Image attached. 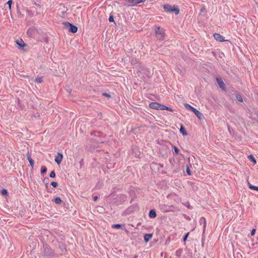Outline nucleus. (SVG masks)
<instances>
[{
	"label": "nucleus",
	"instance_id": "nucleus-1",
	"mask_svg": "<svg viewBox=\"0 0 258 258\" xmlns=\"http://www.w3.org/2000/svg\"><path fill=\"white\" fill-rule=\"evenodd\" d=\"M43 254L45 256L51 257L54 255L53 250L47 244H44L43 246Z\"/></svg>",
	"mask_w": 258,
	"mask_h": 258
},
{
	"label": "nucleus",
	"instance_id": "nucleus-2",
	"mask_svg": "<svg viewBox=\"0 0 258 258\" xmlns=\"http://www.w3.org/2000/svg\"><path fill=\"white\" fill-rule=\"evenodd\" d=\"M63 25L64 27L68 29L70 32L75 33L78 31V27L69 22H63Z\"/></svg>",
	"mask_w": 258,
	"mask_h": 258
},
{
	"label": "nucleus",
	"instance_id": "nucleus-3",
	"mask_svg": "<svg viewBox=\"0 0 258 258\" xmlns=\"http://www.w3.org/2000/svg\"><path fill=\"white\" fill-rule=\"evenodd\" d=\"M156 36L159 40H163L164 38V31L162 28L160 27L155 30Z\"/></svg>",
	"mask_w": 258,
	"mask_h": 258
},
{
	"label": "nucleus",
	"instance_id": "nucleus-4",
	"mask_svg": "<svg viewBox=\"0 0 258 258\" xmlns=\"http://www.w3.org/2000/svg\"><path fill=\"white\" fill-rule=\"evenodd\" d=\"M173 208L174 207L173 206H169L165 204H161L159 205L160 210L164 213H167L172 211Z\"/></svg>",
	"mask_w": 258,
	"mask_h": 258
},
{
	"label": "nucleus",
	"instance_id": "nucleus-5",
	"mask_svg": "<svg viewBox=\"0 0 258 258\" xmlns=\"http://www.w3.org/2000/svg\"><path fill=\"white\" fill-rule=\"evenodd\" d=\"M62 158V154L60 153H57L55 157L54 161L58 165H59L61 163Z\"/></svg>",
	"mask_w": 258,
	"mask_h": 258
},
{
	"label": "nucleus",
	"instance_id": "nucleus-6",
	"mask_svg": "<svg viewBox=\"0 0 258 258\" xmlns=\"http://www.w3.org/2000/svg\"><path fill=\"white\" fill-rule=\"evenodd\" d=\"M149 107L152 109L160 110L161 104L153 102L149 104Z\"/></svg>",
	"mask_w": 258,
	"mask_h": 258
},
{
	"label": "nucleus",
	"instance_id": "nucleus-7",
	"mask_svg": "<svg viewBox=\"0 0 258 258\" xmlns=\"http://www.w3.org/2000/svg\"><path fill=\"white\" fill-rule=\"evenodd\" d=\"M216 80L219 87L222 90H225L226 89V86L222 80L220 78H217Z\"/></svg>",
	"mask_w": 258,
	"mask_h": 258
},
{
	"label": "nucleus",
	"instance_id": "nucleus-8",
	"mask_svg": "<svg viewBox=\"0 0 258 258\" xmlns=\"http://www.w3.org/2000/svg\"><path fill=\"white\" fill-rule=\"evenodd\" d=\"M58 248L60 250V254H62L67 251V248L65 244L62 242H59L58 243Z\"/></svg>",
	"mask_w": 258,
	"mask_h": 258
},
{
	"label": "nucleus",
	"instance_id": "nucleus-9",
	"mask_svg": "<svg viewBox=\"0 0 258 258\" xmlns=\"http://www.w3.org/2000/svg\"><path fill=\"white\" fill-rule=\"evenodd\" d=\"M129 3H131L133 6L136 5L141 3H144L146 0H125Z\"/></svg>",
	"mask_w": 258,
	"mask_h": 258
},
{
	"label": "nucleus",
	"instance_id": "nucleus-10",
	"mask_svg": "<svg viewBox=\"0 0 258 258\" xmlns=\"http://www.w3.org/2000/svg\"><path fill=\"white\" fill-rule=\"evenodd\" d=\"M199 223L201 225L203 224V233H204L206 230L207 225L206 218L203 217H201L200 219Z\"/></svg>",
	"mask_w": 258,
	"mask_h": 258
},
{
	"label": "nucleus",
	"instance_id": "nucleus-11",
	"mask_svg": "<svg viewBox=\"0 0 258 258\" xmlns=\"http://www.w3.org/2000/svg\"><path fill=\"white\" fill-rule=\"evenodd\" d=\"M214 38L219 42H224L225 40L223 39V36L219 33H215L214 34Z\"/></svg>",
	"mask_w": 258,
	"mask_h": 258
},
{
	"label": "nucleus",
	"instance_id": "nucleus-12",
	"mask_svg": "<svg viewBox=\"0 0 258 258\" xmlns=\"http://www.w3.org/2000/svg\"><path fill=\"white\" fill-rule=\"evenodd\" d=\"M16 42L20 49H23L24 47L26 45L25 43L22 39L20 40H17Z\"/></svg>",
	"mask_w": 258,
	"mask_h": 258
},
{
	"label": "nucleus",
	"instance_id": "nucleus-13",
	"mask_svg": "<svg viewBox=\"0 0 258 258\" xmlns=\"http://www.w3.org/2000/svg\"><path fill=\"white\" fill-rule=\"evenodd\" d=\"M35 32H36V28L31 27L28 29L27 33L29 35L33 37V36L35 35Z\"/></svg>",
	"mask_w": 258,
	"mask_h": 258
},
{
	"label": "nucleus",
	"instance_id": "nucleus-14",
	"mask_svg": "<svg viewBox=\"0 0 258 258\" xmlns=\"http://www.w3.org/2000/svg\"><path fill=\"white\" fill-rule=\"evenodd\" d=\"M26 156H27V159L31 165V166L32 167V168H33V166H34V160L32 159L31 156H30V154L29 153V152H27V154H26Z\"/></svg>",
	"mask_w": 258,
	"mask_h": 258
},
{
	"label": "nucleus",
	"instance_id": "nucleus-15",
	"mask_svg": "<svg viewBox=\"0 0 258 258\" xmlns=\"http://www.w3.org/2000/svg\"><path fill=\"white\" fill-rule=\"evenodd\" d=\"M174 13L175 15H178L179 13V10L177 6H173L170 10V13Z\"/></svg>",
	"mask_w": 258,
	"mask_h": 258
},
{
	"label": "nucleus",
	"instance_id": "nucleus-16",
	"mask_svg": "<svg viewBox=\"0 0 258 258\" xmlns=\"http://www.w3.org/2000/svg\"><path fill=\"white\" fill-rule=\"evenodd\" d=\"M196 115V116L199 119H201L203 116L202 114L196 108H195L192 111Z\"/></svg>",
	"mask_w": 258,
	"mask_h": 258
},
{
	"label": "nucleus",
	"instance_id": "nucleus-17",
	"mask_svg": "<svg viewBox=\"0 0 258 258\" xmlns=\"http://www.w3.org/2000/svg\"><path fill=\"white\" fill-rule=\"evenodd\" d=\"M156 216V211L154 209H152L150 211L149 216L150 218H154Z\"/></svg>",
	"mask_w": 258,
	"mask_h": 258
},
{
	"label": "nucleus",
	"instance_id": "nucleus-18",
	"mask_svg": "<svg viewBox=\"0 0 258 258\" xmlns=\"http://www.w3.org/2000/svg\"><path fill=\"white\" fill-rule=\"evenodd\" d=\"M41 32V30L40 29H38L36 28V32H35V35H34V36H33V37L36 39H40L39 35L40 34Z\"/></svg>",
	"mask_w": 258,
	"mask_h": 258
},
{
	"label": "nucleus",
	"instance_id": "nucleus-19",
	"mask_svg": "<svg viewBox=\"0 0 258 258\" xmlns=\"http://www.w3.org/2000/svg\"><path fill=\"white\" fill-rule=\"evenodd\" d=\"M180 133L183 135V136H186L187 135V133L186 131L185 128L184 127L183 125L181 124H180Z\"/></svg>",
	"mask_w": 258,
	"mask_h": 258
},
{
	"label": "nucleus",
	"instance_id": "nucleus-20",
	"mask_svg": "<svg viewBox=\"0 0 258 258\" xmlns=\"http://www.w3.org/2000/svg\"><path fill=\"white\" fill-rule=\"evenodd\" d=\"M152 234H146L144 235V241L146 242H148L152 237Z\"/></svg>",
	"mask_w": 258,
	"mask_h": 258
},
{
	"label": "nucleus",
	"instance_id": "nucleus-21",
	"mask_svg": "<svg viewBox=\"0 0 258 258\" xmlns=\"http://www.w3.org/2000/svg\"><path fill=\"white\" fill-rule=\"evenodd\" d=\"M172 6L169 4H165L163 6V8L166 12H170Z\"/></svg>",
	"mask_w": 258,
	"mask_h": 258
},
{
	"label": "nucleus",
	"instance_id": "nucleus-22",
	"mask_svg": "<svg viewBox=\"0 0 258 258\" xmlns=\"http://www.w3.org/2000/svg\"><path fill=\"white\" fill-rule=\"evenodd\" d=\"M53 201H54L55 202V203L57 204H60L62 202V200L61 199L57 197H56L55 198H54L53 200Z\"/></svg>",
	"mask_w": 258,
	"mask_h": 258
},
{
	"label": "nucleus",
	"instance_id": "nucleus-23",
	"mask_svg": "<svg viewBox=\"0 0 258 258\" xmlns=\"http://www.w3.org/2000/svg\"><path fill=\"white\" fill-rule=\"evenodd\" d=\"M49 178L48 177H45L44 179H43V182L45 184V186H46V188L47 189H48V183H49Z\"/></svg>",
	"mask_w": 258,
	"mask_h": 258
},
{
	"label": "nucleus",
	"instance_id": "nucleus-24",
	"mask_svg": "<svg viewBox=\"0 0 258 258\" xmlns=\"http://www.w3.org/2000/svg\"><path fill=\"white\" fill-rule=\"evenodd\" d=\"M184 107L186 108V109H189V110H191V111L195 108L194 107H192V106H191L190 105H189L187 103H185L184 104Z\"/></svg>",
	"mask_w": 258,
	"mask_h": 258
},
{
	"label": "nucleus",
	"instance_id": "nucleus-25",
	"mask_svg": "<svg viewBox=\"0 0 258 258\" xmlns=\"http://www.w3.org/2000/svg\"><path fill=\"white\" fill-rule=\"evenodd\" d=\"M182 253V249H179L177 250L175 252V255L177 257H180Z\"/></svg>",
	"mask_w": 258,
	"mask_h": 258
},
{
	"label": "nucleus",
	"instance_id": "nucleus-26",
	"mask_svg": "<svg viewBox=\"0 0 258 258\" xmlns=\"http://www.w3.org/2000/svg\"><path fill=\"white\" fill-rule=\"evenodd\" d=\"M248 187L250 189H253V190H257V187L258 186H255V185H253L252 184H251L250 183H249L248 182Z\"/></svg>",
	"mask_w": 258,
	"mask_h": 258
},
{
	"label": "nucleus",
	"instance_id": "nucleus-27",
	"mask_svg": "<svg viewBox=\"0 0 258 258\" xmlns=\"http://www.w3.org/2000/svg\"><path fill=\"white\" fill-rule=\"evenodd\" d=\"M235 97L237 100H238L240 102H243V99L241 97V96L239 94H235Z\"/></svg>",
	"mask_w": 258,
	"mask_h": 258
},
{
	"label": "nucleus",
	"instance_id": "nucleus-28",
	"mask_svg": "<svg viewBox=\"0 0 258 258\" xmlns=\"http://www.w3.org/2000/svg\"><path fill=\"white\" fill-rule=\"evenodd\" d=\"M248 158L251 160L253 163H256V160L253 155H250L248 156Z\"/></svg>",
	"mask_w": 258,
	"mask_h": 258
},
{
	"label": "nucleus",
	"instance_id": "nucleus-29",
	"mask_svg": "<svg viewBox=\"0 0 258 258\" xmlns=\"http://www.w3.org/2000/svg\"><path fill=\"white\" fill-rule=\"evenodd\" d=\"M131 63L133 66H136L137 64V60L136 58H133L131 60Z\"/></svg>",
	"mask_w": 258,
	"mask_h": 258
},
{
	"label": "nucleus",
	"instance_id": "nucleus-30",
	"mask_svg": "<svg viewBox=\"0 0 258 258\" xmlns=\"http://www.w3.org/2000/svg\"><path fill=\"white\" fill-rule=\"evenodd\" d=\"M122 226V225L121 224H116L112 225V227L113 228L119 229V228H121Z\"/></svg>",
	"mask_w": 258,
	"mask_h": 258
},
{
	"label": "nucleus",
	"instance_id": "nucleus-31",
	"mask_svg": "<svg viewBox=\"0 0 258 258\" xmlns=\"http://www.w3.org/2000/svg\"><path fill=\"white\" fill-rule=\"evenodd\" d=\"M35 82H36L37 83H41L43 81V77H37L36 79H35Z\"/></svg>",
	"mask_w": 258,
	"mask_h": 258
},
{
	"label": "nucleus",
	"instance_id": "nucleus-32",
	"mask_svg": "<svg viewBox=\"0 0 258 258\" xmlns=\"http://www.w3.org/2000/svg\"><path fill=\"white\" fill-rule=\"evenodd\" d=\"M47 171V168L45 166H42L41 168V173L44 174Z\"/></svg>",
	"mask_w": 258,
	"mask_h": 258
},
{
	"label": "nucleus",
	"instance_id": "nucleus-33",
	"mask_svg": "<svg viewBox=\"0 0 258 258\" xmlns=\"http://www.w3.org/2000/svg\"><path fill=\"white\" fill-rule=\"evenodd\" d=\"M1 193L3 196H7L8 194V190L6 189H3L2 190Z\"/></svg>",
	"mask_w": 258,
	"mask_h": 258
},
{
	"label": "nucleus",
	"instance_id": "nucleus-34",
	"mask_svg": "<svg viewBox=\"0 0 258 258\" xmlns=\"http://www.w3.org/2000/svg\"><path fill=\"white\" fill-rule=\"evenodd\" d=\"M189 233L187 232L183 236V241H184V242H185V241H186V240L187 239V237H188V236L189 235ZM184 244H185V243H184Z\"/></svg>",
	"mask_w": 258,
	"mask_h": 258
},
{
	"label": "nucleus",
	"instance_id": "nucleus-35",
	"mask_svg": "<svg viewBox=\"0 0 258 258\" xmlns=\"http://www.w3.org/2000/svg\"><path fill=\"white\" fill-rule=\"evenodd\" d=\"M235 258H243L242 255L240 252H237L235 255Z\"/></svg>",
	"mask_w": 258,
	"mask_h": 258
},
{
	"label": "nucleus",
	"instance_id": "nucleus-36",
	"mask_svg": "<svg viewBox=\"0 0 258 258\" xmlns=\"http://www.w3.org/2000/svg\"><path fill=\"white\" fill-rule=\"evenodd\" d=\"M49 177L54 178L55 177V173L54 171H52L49 174Z\"/></svg>",
	"mask_w": 258,
	"mask_h": 258
},
{
	"label": "nucleus",
	"instance_id": "nucleus-37",
	"mask_svg": "<svg viewBox=\"0 0 258 258\" xmlns=\"http://www.w3.org/2000/svg\"><path fill=\"white\" fill-rule=\"evenodd\" d=\"M12 3H13L12 0H9L7 3V4L9 5V10L11 9V6H12Z\"/></svg>",
	"mask_w": 258,
	"mask_h": 258
},
{
	"label": "nucleus",
	"instance_id": "nucleus-38",
	"mask_svg": "<svg viewBox=\"0 0 258 258\" xmlns=\"http://www.w3.org/2000/svg\"><path fill=\"white\" fill-rule=\"evenodd\" d=\"M168 109V106H166L164 105L161 104L160 110H167Z\"/></svg>",
	"mask_w": 258,
	"mask_h": 258
},
{
	"label": "nucleus",
	"instance_id": "nucleus-39",
	"mask_svg": "<svg viewBox=\"0 0 258 258\" xmlns=\"http://www.w3.org/2000/svg\"><path fill=\"white\" fill-rule=\"evenodd\" d=\"M173 149H174V152L176 154H179V149L176 147V146H174L173 147Z\"/></svg>",
	"mask_w": 258,
	"mask_h": 258
},
{
	"label": "nucleus",
	"instance_id": "nucleus-40",
	"mask_svg": "<svg viewBox=\"0 0 258 258\" xmlns=\"http://www.w3.org/2000/svg\"><path fill=\"white\" fill-rule=\"evenodd\" d=\"M51 185L53 187H56L57 186V183L56 182H55V181H52L51 182Z\"/></svg>",
	"mask_w": 258,
	"mask_h": 258
},
{
	"label": "nucleus",
	"instance_id": "nucleus-41",
	"mask_svg": "<svg viewBox=\"0 0 258 258\" xmlns=\"http://www.w3.org/2000/svg\"><path fill=\"white\" fill-rule=\"evenodd\" d=\"M186 173H187V174H188V175H191V171H190V170L189 169V167H187L186 170Z\"/></svg>",
	"mask_w": 258,
	"mask_h": 258
},
{
	"label": "nucleus",
	"instance_id": "nucleus-42",
	"mask_svg": "<svg viewBox=\"0 0 258 258\" xmlns=\"http://www.w3.org/2000/svg\"><path fill=\"white\" fill-rule=\"evenodd\" d=\"M102 95L103 96H105V97H108V98H110L111 97L110 95L109 94L107 93H103L102 94Z\"/></svg>",
	"mask_w": 258,
	"mask_h": 258
},
{
	"label": "nucleus",
	"instance_id": "nucleus-43",
	"mask_svg": "<svg viewBox=\"0 0 258 258\" xmlns=\"http://www.w3.org/2000/svg\"><path fill=\"white\" fill-rule=\"evenodd\" d=\"M108 20L110 22H113L114 21L113 16L112 15H110L109 18Z\"/></svg>",
	"mask_w": 258,
	"mask_h": 258
},
{
	"label": "nucleus",
	"instance_id": "nucleus-44",
	"mask_svg": "<svg viewBox=\"0 0 258 258\" xmlns=\"http://www.w3.org/2000/svg\"><path fill=\"white\" fill-rule=\"evenodd\" d=\"M17 12H18V15L19 17L22 18L24 17V15H23L20 11H18Z\"/></svg>",
	"mask_w": 258,
	"mask_h": 258
},
{
	"label": "nucleus",
	"instance_id": "nucleus-45",
	"mask_svg": "<svg viewBox=\"0 0 258 258\" xmlns=\"http://www.w3.org/2000/svg\"><path fill=\"white\" fill-rule=\"evenodd\" d=\"M26 12L27 13L29 16L31 17L32 16V13L30 11L26 10Z\"/></svg>",
	"mask_w": 258,
	"mask_h": 258
},
{
	"label": "nucleus",
	"instance_id": "nucleus-46",
	"mask_svg": "<svg viewBox=\"0 0 258 258\" xmlns=\"http://www.w3.org/2000/svg\"><path fill=\"white\" fill-rule=\"evenodd\" d=\"M255 232V229H254V228H253V229H252V230H251V235H254Z\"/></svg>",
	"mask_w": 258,
	"mask_h": 258
},
{
	"label": "nucleus",
	"instance_id": "nucleus-47",
	"mask_svg": "<svg viewBox=\"0 0 258 258\" xmlns=\"http://www.w3.org/2000/svg\"><path fill=\"white\" fill-rule=\"evenodd\" d=\"M99 134H100V133H99V132H95V133H94V135H95V136H100Z\"/></svg>",
	"mask_w": 258,
	"mask_h": 258
},
{
	"label": "nucleus",
	"instance_id": "nucleus-48",
	"mask_svg": "<svg viewBox=\"0 0 258 258\" xmlns=\"http://www.w3.org/2000/svg\"><path fill=\"white\" fill-rule=\"evenodd\" d=\"M167 110H168V111H173V110L172 108H171V107H168V109H167Z\"/></svg>",
	"mask_w": 258,
	"mask_h": 258
},
{
	"label": "nucleus",
	"instance_id": "nucleus-49",
	"mask_svg": "<svg viewBox=\"0 0 258 258\" xmlns=\"http://www.w3.org/2000/svg\"><path fill=\"white\" fill-rule=\"evenodd\" d=\"M97 199H98V197H97V196H95V197H94V201H97Z\"/></svg>",
	"mask_w": 258,
	"mask_h": 258
},
{
	"label": "nucleus",
	"instance_id": "nucleus-50",
	"mask_svg": "<svg viewBox=\"0 0 258 258\" xmlns=\"http://www.w3.org/2000/svg\"><path fill=\"white\" fill-rule=\"evenodd\" d=\"M160 166L161 167H163V164H160Z\"/></svg>",
	"mask_w": 258,
	"mask_h": 258
},
{
	"label": "nucleus",
	"instance_id": "nucleus-51",
	"mask_svg": "<svg viewBox=\"0 0 258 258\" xmlns=\"http://www.w3.org/2000/svg\"><path fill=\"white\" fill-rule=\"evenodd\" d=\"M61 13H62V14H63H63L65 13V12H64V11H62V12H61Z\"/></svg>",
	"mask_w": 258,
	"mask_h": 258
},
{
	"label": "nucleus",
	"instance_id": "nucleus-52",
	"mask_svg": "<svg viewBox=\"0 0 258 258\" xmlns=\"http://www.w3.org/2000/svg\"><path fill=\"white\" fill-rule=\"evenodd\" d=\"M68 92H69V93H70V92H71V89H70L69 90H68Z\"/></svg>",
	"mask_w": 258,
	"mask_h": 258
},
{
	"label": "nucleus",
	"instance_id": "nucleus-53",
	"mask_svg": "<svg viewBox=\"0 0 258 258\" xmlns=\"http://www.w3.org/2000/svg\"><path fill=\"white\" fill-rule=\"evenodd\" d=\"M257 190L258 191V186H257Z\"/></svg>",
	"mask_w": 258,
	"mask_h": 258
}]
</instances>
